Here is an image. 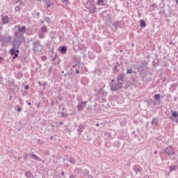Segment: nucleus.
<instances>
[{
  "instance_id": "nucleus-11",
  "label": "nucleus",
  "mask_w": 178,
  "mask_h": 178,
  "mask_svg": "<svg viewBox=\"0 0 178 178\" xmlns=\"http://www.w3.org/2000/svg\"><path fill=\"white\" fill-rule=\"evenodd\" d=\"M172 116H173V118H177V116H178V113L176 112V111H173V112L172 113Z\"/></svg>"
},
{
  "instance_id": "nucleus-20",
  "label": "nucleus",
  "mask_w": 178,
  "mask_h": 178,
  "mask_svg": "<svg viewBox=\"0 0 178 178\" xmlns=\"http://www.w3.org/2000/svg\"><path fill=\"white\" fill-rule=\"evenodd\" d=\"M17 111L18 112H22V108H17Z\"/></svg>"
},
{
  "instance_id": "nucleus-10",
  "label": "nucleus",
  "mask_w": 178,
  "mask_h": 178,
  "mask_svg": "<svg viewBox=\"0 0 178 178\" xmlns=\"http://www.w3.org/2000/svg\"><path fill=\"white\" fill-rule=\"evenodd\" d=\"M10 55L13 56L16 54V50L15 49V48L12 49L10 51Z\"/></svg>"
},
{
  "instance_id": "nucleus-14",
  "label": "nucleus",
  "mask_w": 178,
  "mask_h": 178,
  "mask_svg": "<svg viewBox=\"0 0 178 178\" xmlns=\"http://www.w3.org/2000/svg\"><path fill=\"white\" fill-rule=\"evenodd\" d=\"M154 98H155V99H159L161 98V95H154Z\"/></svg>"
},
{
  "instance_id": "nucleus-15",
  "label": "nucleus",
  "mask_w": 178,
  "mask_h": 178,
  "mask_svg": "<svg viewBox=\"0 0 178 178\" xmlns=\"http://www.w3.org/2000/svg\"><path fill=\"white\" fill-rule=\"evenodd\" d=\"M44 33L41 32L40 34H39V37L40 38H44Z\"/></svg>"
},
{
  "instance_id": "nucleus-9",
  "label": "nucleus",
  "mask_w": 178,
  "mask_h": 178,
  "mask_svg": "<svg viewBox=\"0 0 178 178\" xmlns=\"http://www.w3.org/2000/svg\"><path fill=\"white\" fill-rule=\"evenodd\" d=\"M62 2L65 3V6H67V5H70V2L69 0H63Z\"/></svg>"
},
{
  "instance_id": "nucleus-25",
  "label": "nucleus",
  "mask_w": 178,
  "mask_h": 178,
  "mask_svg": "<svg viewBox=\"0 0 178 178\" xmlns=\"http://www.w3.org/2000/svg\"><path fill=\"white\" fill-rule=\"evenodd\" d=\"M62 175H63H63H65V172H62Z\"/></svg>"
},
{
  "instance_id": "nucleus-26",
  "label": "nucleus",
  "mask_w": 178,
  "mask_h": 178,
  "mask_svg": "<svg viewBox=\"0 0 178 178\" xmlns=\"http://www.w3.org/2000/svg\"><path fill=\"white\" fill-rule=\"evenodd\" d=\"M0 30H2V26L0 27Z\"/></svg>"
},
{
  "instance_id": "nucleus-3",
  "label": "nucleus",
  "mask_w": 178,
  "mask_h": 178,
  "mask_svg": "<svg viewBox=\"0 0 178 178\" xmlns=\"http://www.w3.org/2000/svg\"><path fill=\"white\" fill-rule=\"evenodd\" d=\"M89 10L90 13H94L95 12H97V8H95V6L91 5V7L89 8Z\"/></svg>"
},
{
  "instance_id": "nucleus-21",
  "label": "nucleus",
  "mask_w": 178,
  "mask_h": 178,
  "mask_svg": "<svg viewBox=\"0 0 178 178\" xmlns=\"http://www.w3.org/2000/svg\"><path fill=\"white\" fill-rule=\"evenodd\" d=\"M3 58H2V57H0V62H2V60H3Z\"/></svg>"
},
{
  "instance_id": "nucleus-30",
  "label": "nucleus",
  "mask_w": 178,
  "mask_h": 178,
  "mask_svg": "<svg viewBox=\"0 0 178 178\" xmlns=\"http://www.w3.org/2000/svg\"><path fill=\"white\" fill-rule=\"evenodd\" d=\"M29 105H31V104H30V103H29Z\"/></svg>"
},
{
  "instance_id": "nucleus-4",
  "label": "nucleus",
  "mask_w": 178,
  "mask_h": 178,
  "mask_svg": "<svg viewBox=\"0 0 178 178\" xmlns=\"http://www.w3.org/2000/svg\"><path fill=\"white\" fill-rule=\"evenodd\" d=\"M19 33H26V26H22L18 29Z\"/></svg>"
},
{
  "instance_id": "nucleus-18",
  "label": "nucleus",
  "mask_w": 178,
  "mask_h": 178,
  "mask_svg": "<svg viewBox=\"0 0 178 178\" xmlns=\"http://www.w3.org/2000/svg\"><path fill=\"white\" fill-rule=\"evenodd\" d=\"M29 85H26V86H25V90H29Z\"/></svg>"
},
{
  "instance_id": "nucleus-16",
  "label": "nucleus",
  "mask_w": 178,
  "mask_h": 178,
  "mask_svg": "<svg viewBox=\"0 0 178 178\" xmlns=\"http://www.w3.org/2000/svg\"><path fill=\"white\" fill-rule=\"evenodd\" d=\"M42 60H44V61L47 60V56H42Z\"/></svg>"
},
{
  "instance_id": "nucleus-2",
  "label": "nucleus",
  "mask_w": 178,
  "mask_h": 178,
  "mask_svg": "<svg viewBox=\"0 0 178 178\" xmlns=\"http://www.w3.org/2000/svg\"><path fill=\"white\" fill-rule=\"evenodd\" d=\"M3 24H8L9 23V17L8 16L2 17Z\"/></svg>"
},
{
  "instance_id": "nucleus-27",
  "label": "nucleus",
  "mask_w": 178,
  "mask_h": 178,
  "mask_svg": "<svg viewBox=\"0 0 178 178\" xmlns=\"http://www.w3.org/2000/svg\"><path fill=\"white\" fill-rule=\"evenodd\" d=\"M77 74H79V70L76 71Z\"/></svg>"
},
{
  "instance_id": "nucleus-24",
  "label": "nucleus",
  "mask_w": 178,
  "mask_h": 178,
  "mask_svg": "<svg viewBox=\"0 0 178 178\" xmlns=\"http://www.w3.org/2000/svg\"><path fill=\"white\" fill-rule=\"evenodd\" d=\"M15 52H17V54H19V50L15 51Z\"/></svg>"
},
{
  "instance_id": "nucleus-5",
  "label": "nucleus",
  "mask_w": 178,
  "mask_h": 178,
  "mask_svg": "<svg viewBox=\"0 0 178 178\" xmlns=\"http://www.w3.org/2000/svg\"><path fill=\"white\" fill-rule=\"evenodd\" d=\"M140 27H145V26H147V24H145V22L143 19H141L140 21Z\"/></svg>"
},
{
  "instance_id": "nucleus-28",
  "label": "nucleus",
  "mask_w": 178,
  "mask_h": 178,
  "mask_svg": "<svg viewBox=\"0 0 178 178\" xmlns=\"http://www.w3.org/2000/svg\"><path fill=\"white\" fill-rule=\"evenodd\" d=\"M132 47H134V44H132Z\"/></svg>"
},
{
  "instance_id": "nucleus-8",
  "label": "nucleus",
  "mask_w": 178,
  "mask_h": 178,
  "mask_svg": "<svg viewBox=\"0 0 178 178\" xmlns=\"http://www.w3.org/2000/svg\"><path fill=\"white\" fill-rule=\"evenodd\" d=\"M97 5L104 6V0H97Z\"/></svg>"
},
{
  "instance_id": "nucleus-1",
  "label": "nucleus",
  "mask_w": 178,
  "mask_h": 178,
  "mask_svg": "<svg viewBox=\"0 0 178 178\" xmlns=\"http://www.w3.org/2000/svg\"><path fill=\"white\" fill-rule=\"evenodd\" d=\"M165 154H167V155H171L172 156H173V155H175V147H173V146H168L165 149Z\"/></svg>"
},
{
  "instance_id": "nucleus-13",
  "label": "nucleus",
  "mask_w": 178,
  "mask_h": 178,
  "mask_svg": "<svg viewBox=\"0 0 178 178\" xmlns=\"http://www.w3.org/2000/svg\"><path fill=\"white\" fill-rule=\"evenodd\" d=\"M127 73H128V74H131V73H133V70L131 69L127 70Z\"/></svg>"
},
{
  "instance_id": "nucleus-22",
  "label": "nucleus",
  "mask_w": 178,
  "mask_h": 178,
  "mask_svg": "<svg viewBox=\"0 0 178 178\" xmlns=\"http://www.w3.org/2000/svg\"><path fill=\"white\" fill-rule=\"evenodd\" d=\"M96 126H97V127H99V124L97 123V124H96Z\"/></svg>"
},
{
  "instance_id": "nucleus-32",
  "label": "nucleus",
  "mask_w": 178,
  "mask_h": 178,
  "mask_svg": "<svg viewBox=\"0 0 178 178\" xmlns=\"http://www.w3.org/2000/svg\"><path fill=\"white\" fill-rule=\"evenodd\" d=\"M177 2H178V0H177Z\"/></svg>"
},
{
  "instance_id": "nucleus-31",
  "label": "nucleus",
  "mask_w": 178,
  "mask_h": 178,
  "mask_svg": "<svg viewBox=\"0 0 178 178\" xmlns=\"http://www.w3.org/2000/svg\"><path fill=\"white\" fill-rule=\"evenodd\" d=\"M154 154H156V152H155Z\"/></svg>"
},
{
  "instance_id": "nucleus-23",
  "label": "nucleus",
  "mask_w": 178,
  "mask_h": 178,
  "mask_svg": "<svg viewBox=\"0 0 178 178\" xmlns=\"http://www.w3.org/2000/svg\"><path fill=\"white\" fill-rule=\"evenodd\" d=\"M33 157L36 158V159L38 158V157L35 156V155H33Z\"/></svg>"
},
{
  "instance_id": "nucleus-7",
  "label": "nucleus",
  "mask_w": 178,
  "mask_h": 178,
  "mask_svg": "<svg viewBox=\"0 0 178 178\" xmlns=\"http://www.w3.org/2000/svg\"><path fill=\"white\" fill-rule=\"evenodd\" d=\"M48 29L47 28V26H42L41 28V33H47Z\"/></svg>"
},
{
  "instance_id": "nucleus-19",
  "label": "nucleus",
  "mask_w": 178,
  "mask_h": 178,
  "mask_svg": "<svg viewBox=\"0 0 178 178\" xmlns=\"http://www.w3.org/2000/svg\"><path fill=\"white\" fill-rule=\"evenodd\" d=\"M77 109H78V111H81V109H80V105H78V106H77Z\"/></svg>"
},
{
  "instance_id": "nucleus-17",
  "label": "nucleus",
  "mask_w": 178,
  "mask_h": 178,
  "mask_svg": "<svg viewBox=\"0 0 178 178\" xmlns=\"http://www.w3.org/2000/svg\"><path fill=\"white\" fill-rule=\"evenodd\" d=\"M17 56H19V55H17V54H15V56L13 57V59H16Z\"/></svg>"
},
{
  "instance_id": "nucleus-6",
  "label": "nucleus",
  "mask_w": 178,
  "mask_h": 178,
  "mask_svg": "<svg viewBox=\"0 0 178 178\" xmlns=\"http://www.w3.org/2000/svg\"><path fill=\"white\" fill-rule=\"evenodd\" d=\"M66 51H67V48H66V47L63 46L61 47L60 52L63 54H66Z\"/></svg>"
},
{
  "instance_id": "nucleus-12",
  "label": "nucleus",
  "mask_w": 178,
  "mask_h": 178,
  "mask_svg": "<svg viewBox=\"0 0 178 178\" xmlns=\"http://www.w3.org/2000/svg\"><path fill=\"white\" fill-rule=\"evenodd\" d=\"M173 170H176V167L175 166L170 167V172H173Z\"/></svg>"
},
{
  "instance_id": "nucleus-29",
  "label": "nucleus",
  "mask_w": 178,
  "mask_h": 178,
  "mask_svg": "<svg viewBox=\"0 0 178 178\" xmlns=\"http://www.w3.org/2000/svg\"><path fill=\"white\" fill-rule=\"evenodd\" d=\"M86 102H84V105H86Z\"/></svg>"
}]
</instances>
